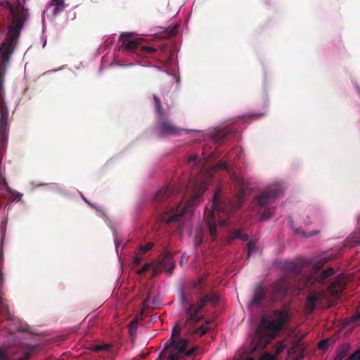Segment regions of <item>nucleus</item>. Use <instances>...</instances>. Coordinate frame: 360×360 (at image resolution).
Listing matches in <instances>:
<instances>
[{
  "instance_id": "obj_1",
  "label": "nucleus",
  "mask_w": 360,
  "mask_h": 360,
  "mask_svg": "<svg viewBox=\"0 0 360 360\" xmlns=\"http://www.w3.org/2000/svg\"><path fill=\"white\" fill-rule=\"evenodd\" d=\"M213 156V152L207 154L203 151L200 158L198 155H191L188 158V163L196 165L200 172L196 178L193 177L189 181L188 188L191 189V196L186 204L182 205L181 202L178 201L177 205L164 211L159 217L160 221L169 224L179 221L184 214H191L194 207L200 202V199L206 191L207 183L211 180L214 172L220 169L229 171L227 163L224 160L219 161L213 167L205 168L208 160Z\"/></svg>"
},
{
  "instance_id": "obj_2",
  "label": "nucleus",
  "mask_w": 360,
  "mask_h": 360,
  "mask_svg": "<svg viewBox=\"0 0 360 360\" xmlns=\"http://www.w3.org/2000/svg\"><path fill=\"white\" fill-rule=\"evenodd\" d=\"M243 202V193L241 192L238 198L236 205H233L221 195L220 191L217 189L212 200L211 208L205 210V219L209 229L210 237L214 240L217 237V221L221 226L228 225V220L223 218L237 210Z\"/></svg>"
},
{
  "instance_id": "obj_3",
  "label": "nucleus",
  "mask_w": 360,
  "mask_h": 360,
  "mask_svg": "<svg viewBox=\"0 0 360 360\" xmlns=\"http://www.w3.org/2000/svg\"><path fill=\"white\" fill-rule=\"evenodd\" d=\"M271 316H262L260 325L256 329L252 340L253 349H263L282 329L288 319V313L285 310H275Z\"/></svg>"
},
{
  "instance_id": "obj_4",
  "label": "nucleus",
  "mask_w": 360,
  "mask_h": 360,
  "mask_svg": "<svg viewBox=\"0 0 360 360\" xmlns=\"http://www.w3.org/2000/svg\"><path fill=\"white\" fill-rule=\"evenodd\" d=\"M155 113L158 117L159 123L156 125L155 129L158 136H178L186 130L174 125L167 119L165 112L162 106L160 98L154 94Z\"/></svg>"
},
{
  "instance_id": "obj_5",
  "label": "nucleus",
  "mask_w": 360,
  "mask_h": 360,
  "mask_svg": "<svg viewBox=\"0 0 360 360\" xmlns=\"http://www.w3.org/2000/svg\"><path fill=\"white\" fill-rule=\"evenodd\" d=\"M16 351L13 348H0V360H27L34 347H30L25 344H18L15 346Z\"/></svg>"
},
{
  "instance_id": "obj_6",
  "label": "nucleus",
  "mask_w": 360,
  "mask_h": 360,
  "mask_svg": "<svg viewBox=\"0 0 360 360\" xmlns=\"http://www.w3.org/2000/svg\"><path fill=\"white\" fill-rule=\"evenodd\" d=\"M282 193L281 185L276 184L268 186L256 198L257 204L262 207H266L273 200Z\"/></svg>"
},
{
  "instance_id": "obj_7",
  "label": "nucleus",
  "mask_w": 360,
  "mask_h": 360,
  "mask_svg": "<svg viewBox=\"0 0 360 360\" xmlns=\"http://www.w3.org/2000/svg\"><path fill=\"white\" fill-rule=\"evenodd\" d=\"M290 278L287 276H283L275 282L272 287V300L278 301L283 298L287 293L290 288Z\"/></svg>"
},
{
  "instance_id": "obj_8",
  "label": "nucleus",
  "mask_w": 360,
  "mask_h": 360,
  "mask_svg": "<svg viewBox=\"0 0 360 360\" xmlns=\"http://www.w3.org/2000/svg\"><path fill=\"white\" fill-rule=\"evenodd\" d=\"M186 341L179 342L176 346H165L163 350L159 355L160 360H179V354L184 352Z\"/></svg>"
},
{
  "instance_id": "obj_9",
  "label": "nucleus",
  "mask_w": 360,
  "mask_h": 360,
  "mask_svg": "<svg viewBox=\"0 0 360 360\" xmlns=\"http://www.w3.org/2000/svg\"><path fill=\"white\" fill-rule=\"evenodd\" d=\"M181 189L178 186H168L166 188L159 189L154 195V201L156 202L170 203L169 198L173 195L179 193Z\"/></svg>"
},
{
  "instance_id": "obj_10",
  "label": "nucleus",
  "mask_w": 360,
  "mask_h": 360,
  "mask_svg": "<svg viewBox=\"0 0 360 360\" xmlns=\"http://www.w3.org/2000/svg\"><path fill=\"white\" fill-rule=\"evenodd\" d=\"M335 274V269L333 267L327 268L322 271L319 274L316 276H309L305 277V284L302 288L307 287L309 285H314L315 283H323L326 279ZM302 288V287H300Z\"/></svg>"
},
{
  "instance_id": "obj_11",
  "label": "nucleus",
  "mask_w": 360,
  "mask_h": 360,
  "mask_svg": "<svg viewBox=\"0 0 360 360\" xmlns=\"http://www.w3.org/2000/svg\"><path fill=\"white\" fill-rule=\"evenodd\" d=\"M266 297V291L262 285L256 286L252 300L248 304V307L251 309L258 308L261 306L262 302Z\"/></svg>"
},
{
  "instance_id": "obj_12",
  "label": "nucleus",
  "mask_w": 360,
  "mask_h": 360,
  "mask_svg": "<svg viewBox=\"0 0 360 360\" xmlns=\"http://www.w3.org/2000/svg\"><path fill=\"white\" fill-rule=\"evenodd\" d=\"M174 266V262L172 255L169 252H166L160 257L159 266L155 269V271L162 269L167 272L172 274Z\"/></svg>"
},
{
  "instance_id": "obj_13",
  "label": "nucleus",
  "mask_w": 360,
  "mask_h": 360,
  "mask_svg": "<svg viewBox=\"0 0 360 360\" xmlns=\"http://www.w3.org/2000/svg\"><path fill=\"white\" fill-rule=\"evenodd\" d=\"M345 286L344 277L339 274L330 283L328 290L333 296L340 295Z\"/></svg>"
},
{
  "instance_id": "obj_14",
  "label": "nucleus",
  "mask_w": 360,
  "mask_h": 360,
  "mask_svg": "<svg viewBox=\"0 0 360 360\" xmlns=\"http://www.w3.org/2000/svg\"><path fill=\"white\" fill-rule=\"evenodd\" d=\"M181 301L186 314L184 325H191L193 316V304L191 303L184 295H181Z\"/></svg>"
},
{
  "instance_id": "obj_15",
  "label": "nucleus",
  "mask_w": 360,
  "mask_h": 360,
  "mask_svg": "<svg viewBox=\"0 0 360 360\" xmlns=\"http://www.w3.org/2000/svg\"><path fill=\"white\" fill-rule=\"evenodd\" d=\"M207 300L205 296L201 297L198 301L196 304H193V316L191 320V325L195 324L199 322L202 319V316H199L198 313L202 310L207 305Z\"/></svg>"
},
{
  "instance_id": "obj_16",
  "label": "nucleus",
  "mask_w": 360,
  "mask_h": 360,
  "mask_svg": "<svg viewBox=\"0 0 360 360\" xmlns=\"http://www.w3.org/2000/svg\"><path fill=\"white\" fill-rule=\"evenodd\" d=\"M320 300V297L316 292L311 293L307 297L304 304V310L307 314H312L316 307V302Z\"/></svg>"
},
{
  "instance_id": "obj_17",
  "label": "nucleus",
  "mask_w": 360,
  "mask_h": 360,
  "mask_svg": "<svg viewBox=\"0 0 360 360\" xmlns=\"http://www.w3.org/2000/svg\"><path fill=\"white\" fill-rule=\"evenodd\" d=\"M181 331V326L179 324L176 325L172 332L171 338H170V343L166 344L165 346L168 347H172V346H176L177 344L181 341H186V345L184 348V351L187 348L188 345V340L186 339H179L178 340L177 338L179 337Z\"/></svg>"
},
{
  "instance_id": "obj_18",
  "label": "nucleus",
  "mask_w": 360,
  "mask_h": 360,
  "mask_svg": "<svg viewBox=\"0 0 360 360\" xmlns=\"http://www.w3.org/2000/svg\"><path fill=\"white\" fill-rule=\"evenodd\" d=\"M283 268L285 271L290 273L295 276H299L302 272L301 267L292 261L285 262L283 264Z\"/></svg>"
},
{
  "instance_id": "obj_19",
  "label": "nucleus",
  "mask_w": 360,
  "mask_h": 360,
  "mask_svg": "<svg viewBox=\"0 0 360 360\" xmlns=\"http://www.w3.org/2000/svg\"><path fill=\"white\" fill-rule=\"evenodd\" d=\"M3 285H0V314L6 319L11 318V314L8 307L4 303V300L2 297L4 292L2 291Z\"/></svg>"
},
{
  "instance_id": "obj_20",
  "label": "nucleus",
  "mask_w": 360,
  "mask_h": 360,
  "mask_svg": "<svg viewBox=\"0 0 360 360\" xmlns=\"http://www.w3.org/2000/svg\"><path fill=\"white\" fill-rule=\"evenodd\" d=\"M122 46L128 52L139 51L140 49V45L136 41L128 39H123Z\"/></svg>"
},
{
  "instance_id": "obj_21",
  "label": "nucleus",
  "mask_w": 360,
  "mask_h": 360,
  "mask_svg": "<svg viewBox=\"0 0 360 360\" xmlns=\"http://www.w3.org/2000/svg\"><path fill=\"white\" fill-rule=\"evenodd\" d=\"M229 133V130L227 129H220L217 130L213 136L214 142L217 144L220 143L221 141L226 137Z\"/></svg>"
},
{
  "instance_id": "obj_22",
  "label": "nucleus",
  "mask_w": 360,
  "mask_h": 360,
  "mask_svg": "<svg viewBox=\"0 0 360 360\" xmlns=\"http://www.w3.org/2000/svg\"><path fill=\"white\" fill-rule=\"evenodd\" d=\"M204 231L200 226H198L194 233V243L195 247L200 246L203 240Z\"/></svg>"
},
{
  "instance_id": "obj_23",
  "label": "nucleus",
  "mask_w": 360,
  "mask_h": 360,
  "mask_svg": "<svg viewBox=\"0 0 360 360\" xmlns=\"http://www.w3.org/2000/svg\"><path fill=\"white\" fill-rule=\"evenodd\" d=\"M50 6L54 7L53 11L54 15H57L65 9V3L63 0H52Z\"/></svg>"
},
{
  "instance_id": "obj_24",
  "label": "nucleus",
  "mask_w": 360,
  "mask_h": 360,
  "mask_svg": "<svg viewBox=\"0 0 360 360\" xmlns=\"http://www.w3.org/2000/svg\"><path fill=\"white\" fill-rule=\"evenodd\" d=\"M349 349V345L348 344L343 345L338 354L335 357L334 360H342L347 355V352Z\"/></svg>"
},
{
  "instance_id": "obj_25",
  "label": "nucleus",
  "mask_w": 360,
  "mask_h": 360,
  "mask_svg": "<svg viewBox=\"0 0 360 360\" xmlns=\"http://www.w3.org/2000/svg\"><path fill=\"white\" fill-rule=\"evenodd\" d=\"M232 239H240L243 241H247L249 236L247 233H243L241 230L235 231L231 236Z\"/></svg>"
},
{
  "instance_id": "obj_26",
  "label": "nucleus",
  "mask_w": 360,
  "mask_h": 360,
  "mask_svg": "<svg viewBox=\"0 0 360 360\" xmlns=\"http://www.w3.org/2000/svg\"><path fill=\"white\" fill-rule=\"evenodd\" d=\"M207 303L214 305L218 303L219 300V296L214 292H210L205 295Z\"/></svg>"
},
{
  "instance_id": "obj_27",
  "label": "nucleus",
  "mask_w": 360,
  "mask_h": 360,
  "mask_svg": "<svg viewBox=\"0 0 360 360\" xmlns=\"http://www.w3.org/2000/svg\"><path fill=\"white\" fill-rule=\"evenodd\" d=\"M295 233H297V234H300L302 235V236L305 237V238H309V237H311L312 236H314L316 234H318L319 233V231H311V232H309V233H307L301 229H296L294 230Z\"/></svg>"
},
{
  "instance_id": "obj_28",
  "label": "nucleus",
  "mask_w": 360,
  "mask_h": 360,
  "mask_svg": "<svg viewBox=\"0 0 360 360\" xmlns=\"http://www.w3.org/2000/svg\"><path fill=\"white\" fill-rule=\"evenodd\" d=\"M3 260H4V252L1 248H0V285H4V274L2 271L3 268Z\"/></svg>"
},
{
  "instance_id": "obj_29",
  "label": "nucleus",
  "mask_w": 360,
  "mask_h": 360,
  "mask_svg": "<svg viewBox=\"0 0 360 360\" xmlns=\"http://www.w3.org/2000/svg\"><path fill=\"white\" fill-rule=\"evenodd\" d=\"M110 348V345L108 344L103 345H95L91 347V350L98 352L103 350H107Z\"/></svg>"
},
{
  "instance_id": "obj_30",
  "label": "nucleus",
  "mask_w": 360,
  "mask_h": 360,
  "mask_svg": "<svg viewBox=\"0 0 360 360\" xmlns=\"http://www.w3.org/2000/svg\"><path fill=\"white\" fill-rule=\"evenodd\" d=\"M179 27V25H175L172 29L167 32L166 37L167 38H172L174 37L178 32Z\"/></svg>"
},
{
  "instance_id": "obj_31",
  "label": "nucleus",
  "mask_w": 360,
  "mask_h": 360,
  "mask_svg": "<svg viewBox=\"0 0 360 360\" xmlns=\"http://www.w3.org/2000/svg\"><path fill=\"white\" fill-rule=\"evenodd\" d=\"M153 245L154 244L153 243H147L145 245L141 246L140 248H139V252L140 254H145V253H146L148 251H149L150 250H151L153 248Z\"/></svg>"
},
{
  "instance_id": "obj_32",
  "label": "nucleus",
  "mask_w": 360,
  "mask_h": 360,
  "mask_svg": "<svg viewBox=\"0 0 360 360\" xmlns=\"http://www.w3.org/2000/svg\"><path fill=\"white\" fill-rule=\"evenodd\" d=\"M209 330H210V328H208L207 326H205L204 325H202L201 326H200L199 328H198L195 330V333L199 335L200 336H202L205 334H206Z\"/></svg>"
},
{
  "instance_id": "obj_33",
  "label": "nucleus",
  "mask_w": 360,
  "mask_h": 360,
  "mask_svg": "<svg viewBox=\"0 0 360 360\" xmlns=\"http://www.w3.org/2000/svg\"><path fill=\"white\" fill-rule=\"evenodd\" d=\"M139 50L148 53H154L156 51L155 48L148 46H140Z\"/></svg>"
},
{
  "instance_id": "obj_34",
  "label": "nucleus",
  "mask_w": 360,
  "mask_h": 360,
  "mask_svg": "<svg viewBox=\"0 0 360 360\" xmlns=\"http://www.w3.org/2000/svg\"><path fill=\"white\" fill-rule=\"evenodd\" d=\"M271 217V212L269 211V209L265 210L262 212V215H261V219H262V221L268 220V219H269Z\"/></svg>"
},
{
  "instance_id": "obj_35",
  "label": "nucleus",
  "mask_w": 360,
  "mask_h": 360,
  "mask_svg": "<svg viewBox=\"0 0 360 360\" xmlns=\"http://www.w3.org/2000/svg\"><path fill=\"white\" fill-rule=\"evenodd\" d=\"M186 349L182 353L179 354V357L182 355L186 356H191L196 352V349L195 347H193L192 349H189L188 351H186Z\"/></svg>"
},
{
  "instance_id": "obj_36",
  "label": "nucleus",
  "mask_w": 360,
  "mask_h": 360,
  "mask_svg": "<svg viewBox=\"0 0 360 360\" xmlns=\"http://www.w3.org/2000/svg\"><path fill=\"white\" fill-rule=\"evenodd\" d=\"M346 360H360V349L351 354Z\"/></svg>"
},
{
  "instance_id": "obj_37",
  "label": "nucleus",
  "mask_w": 360,
  "mask_h": 360,
  "mask_svg": "<svg viewBox=\"0 0 360 360\" xmlns=\"http://www.w3.org/2000/svg\"><path fill=\"white\" fill-rule=\"evenodd\" d=\"M149 267H150V264H145L143 265V266L137 271V273L139 274H143L147 271H148Z\"/></svg>"
},
{
  "instance_id": "obj_38",
  "label": "nucleus",
  "mask_w": 360,
  "mask_h": 360,
  "mask_svg": "<svg viewBox=\"0 0 360 360\" xmlns=\"http://www.w3.org/2000/svg\"><path fill=\"white\" fill-rule=\"evenodd\" d=\"M328 346V340H323L319 343V348L321 349H326Z\"/></svg>"
},
{
  "instance_id": "obj_39",
  "label": "nucleus",
  "mask_w": 360,
  "mask_h": 360,
  "mask_svg": "<svg viewBox=\"0 0 360 360\" xmlns=\"http://www.w3.org/2000/svg\"><path fill=\"white\" fill-rule=\"evenodd\" d=\"M234 179L236 181V183L241 187V189H243L244 188V181L239 176H236V174H234Z\"/></svg>"
},
{
  "instance_id": "obj_40",
  "label": "nucleus",
  "mask_w": 360,
  "mask_h": 360,
  "mask_svg": "<svg viewBox=\"0 0 360 360\" xmlns=\"http://www.w3.org/2000/svg\"><path fill=\"white\" fill-rule=\"evenodd\" d=\"M255 244L254 242H252V241L248 242V255H250L251 252L255 248Z\"/></svg>"
},
{
  "instance_id": "obj_41",
  "label": "nucleus",
  "mask_w": 360,
  "mask_h": 360,
  "mask_svg": "<svg viewBox=\"0 0 360 360\" xmlns=\"http://www.w3.org/2000/svg\"><path fill=\"white\" fill-rule=\"evenodd\" d=\"M142 261V258L139 256H136L134 257L133 263L134 265H139Z\"/></svg>"
},
{
  "instance_id": "obj_42",
  "label": "nucleus",
  "mask_w": 360,
  "mask_h": 360,
  "mask_svg": "<svg viewBox=\"0 0 360 360\" xmlns=\"http://www.w3.org/2000/svg\"><path fill=\"white\" fill-rule=\"evenodd\" d=\"M354 321L358 325H360V312L353 317Z\"/></svg>"
},
{
  "instance_id": "obj_43",
  "label": "nucleus",
  "mask_w": 360,
  "mask_h": 360,
  "mask_svg": "<svg viewBox=\"0 0 360 360\" xmlns=\"http://www.w3.org/2000/svg\"><path fill=\"white\" fill-rule=\"evenodd\" d=\"M11 193L13 194V195L15 197V200H20V198L22 197V194H20L18 192H11Z\"/></svg>"
},
{
  "instance_id": "obj_44",
  "label": "nucleus",
  "mask_w": 360,
  "mask_h": 360,
  "mask_svg": "<svg viewBox=\"0 0 360 360\" xmlns=\"http://www.w3.org/2000/svg\"><path fill=\"white\" fill-rule=\"evenodd\" d=\"M284 276H287L288 278H290V285L292 283V280H295V276H294L295 277L292 278V279L291 278V277H290L288 275H285Z\"/></svg>"
},
{
  "instance_id": "obj_45",
  "label": "nucleus",
  "mask_w": 360,
  "mask_h": 360,
  "mask_svg": "<svg viewBox=\"0 0 360 360\" xmlns=\"http://www.w3.org/2000/svg\"><path fill=\"white\" fill-rule=\"evenodd\" d=\"M284 276H287L288 278H290V285L292 283V280H295V276H294L295 277L292 278V279L291 278V277H290L288 275H285Z\"/></svg>"
},
{
  "instance_id": "obj_46",
  "label": "nucleus",
  "mask_w": 360,
  "mask_h": 360,
  "mask_svg": "<svg viewBox=\"0 0 360 360\" xmlns=\"http://www.w3.org/2000/svg\"><path fill=\"white\" fill-rule=\"evenodd\" d=\"M84 199L85 202H86L89 205H90L91 207H94V205L91 204L89 201H88L87 199H86V198H84Z\"/></svg>"
},
{
  "instance_id": "obj_47",
  "label": "nucleus",
  "mask_w": 360,
  "mask_h": 360,
  "mask_svg": "<svg viewBox=\"0 0 360 360\" xmlns=\"http://www.w3.org/2000/svg\"><path fill=\"white\" fill-rule=\"evenodd\" d=\"M84 199L85 202H86L89 205H90L91 207H94V205L91 204L89 201H88L87 199H86V198H84Z\"/></svg>"
},
{
  "instance_id": "obj_48",
  "label": "nucleus",
  "mask_w": 360,
  "mask_h": 360,
  "mask_svg": "<svg viewBox=\"0 0 360 360\" xmlns=\"http://www.w3.org/2000/svg\"><path fill=\"white\" fill-rule=\"evenodd\" d=\"M84 199L85 202H86L89 205H90L91 207H94V205L91 204L89 201H88L87 199H86V198H84Z\"/></svg>"
},
{
  "instance_id": "obj_49",
  "label": "nucleus",
  "mask_w": 360,
  "mask_h": 360,
  "mask_svg": "<svg viewBox=\"0 0 360 360\" xmlns=\"http://www.w3.org/2000/svg\"><path fill=\"white\" fill-rule=\"evenodd\" d=\"M137 323V320L136 319H133L131 321V324L133 325V324H136Z\"/></svg>"
},
{
  "instance_id": "obj_50",
  "label": "nucleus",
  "mask_w": 360,
  "mask_h": 360,
  "mask_svg": "<svg viewBox=\"0 0 360 360\" xmlns=\"http://www.w3.org/2000/svg\"><path fill=\"white\" fill-rule=\"evenodd\" d=\"M245 360H255V359L253 357H248V358L245 359Z\"/></svg>"
},
{
  "instance_id": "obj_51",
  "label": "nucleus",
  "mask_w": 360,
  "mask_h": 360,
  "mask_svg": "<svg viewBox=\"0 0 360 360\" xmlns=\"http://www.w3.org/2000/svg\"><path fill=\"white\" fill-rule=\"evenodd\" d=\"M148 298L145 299L143 302V304L145 305L146 304V302H148Z\"/></svg>"
},
{
  "instance_id": "obj_52",
  "label": "nucleus",
  "mask_w": 360,
  "mask_h": 360,
  "mask_svg": "<svg viewBox=\"0 0 360 360\" xmlns=\"http://www.w3.org/2000/svg\"><path fill=\"white\" fill-rule=\"evenodd\" d=\"M357 92L359 94V95L360 96V88L359 86H357Z\"/></svg>"
},
{
  "instance_id": "obj_53",
  "label": "nucleus",
  "mask_w": 360,
  "mask_h": 360,
  "mask_svg": "<svg viewBox=\"0 0 360 360\" xmlns=\"http://www.w3.org/2000/svg\"><path fill=\"white\" fill-rule=\"evenodd\" d=\"M28 87H26L23 91V94H25V92L27 91Z\"/></svg>"
},
{
  "instance_id": "obj_54",
  "label": "nucleus",
  "mask_w": 360,
  "mask_h": 360,
  "mask_svg": "<svg viewBox=\"0 0 360 360\" xmlns=\"http://www.w3.org/2000/svg\"><path fill=\"white\" fill-rule=\"evenodd\" d=\"M314 268L319 269V268H320V266H318V264H314Z\"/></svg>"
},
{
  "instance_id": "obj_55",
  "label": "nucleus",
  "mask_w": 360,
  "mask_h": 360,
  "mask_svg": "<svg viewBox=\"0 0 360 360\" xmlns=\"http://www.w3.org/2000/svg\"><path fill=\"white\" fill-rule=\"evenodd\" d=\"M266 356L268 357V359H271V357L269 354H266Z\"/></svg>"
},
{
  "instance_id": "obj_56",
  "label": "nucleus",
  "mask_w": 360,
  "mask_h": 360,
  "mask_svg": "<svg viewBox=\"0 0 360 360\" xmlns=\"http://www.w3.org/2000/svg\"><path fill=\"white\" fill-rule=\"evenodd\" d=\"M202 281H203V278H200V279L199 280V283H201V282H202Z\"/></svg>"
}]
</instances>
